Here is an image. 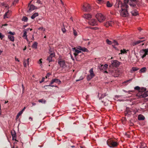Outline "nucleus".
Wrapping results in <instances>:
<instances>
[{
	"mask_svg": "<svg viewBox=\"0 0 148 148\" xmlns=\"http://www.w3.org/2000/svg\"><path fill=\"white\" fill-rule=\"evenodd\" d=\"M145 117L142 115H139L138 116V119L139 120H143L145 119Z\"/></svg>",
	"mask_w": 148,
	"mask_h": 148,
	"instance_id": "nucleus-22",
	"label": "nucleus"
},
{
	"mask_svg": "<svg viewBox=\"0 0 148 148\" xmlns=\"http://www.w3.org/2000/svg\"><path fill=\"white\" fill-rule=\"evenodd\" d=\"M129 4L133 8H134L136 6V4L134 3H130Z\"/></svg>",
	"mask_w": 148,
	"mask_h": 148,
	"instance_id": "nucleus-37",
	"label": "nucleus"
},
{
	"mask_svg": "<svg viewBox=\"0 0 148 148\" xmlns=\"http://www.w3.org/2000/svg\"><path fill=\"white\" fill-rule=\"evenodd\" d=\"M4 37V36L2 35V34L0 33V38H1V39H2Z\"/></svg>",
	"mask_w": 148,
	"mask_h": 148,
	"instance_id": "nucleus-43",
	"label": "nucleus"
},
{
	"mask_svg": "<svg viewBox=\"0 0 148 148\" xmlns=\"http://www.w3.org/2000/svg\"><path fill=\"white\" fill-rule=\"evenodd\" d=\"M107 143L108 146L110 147H115L117 146L118 144L116 142L110 139L107 141Z\"/></svg>",
	"mask_w": 148,
	"mask_h": 148,
	"instance_id": "nucleus-4",
	"label": "nucleus"
},
{
	"mask_svg": "<svg viewBox=\"0 0 148 148\" xmlns=\"http://www.w3.org/2000/svg\"><path fill=\"white\" fill-rule=\"evenodd\" d=\"M130 126H132L134 125V124L133 123L130 121Z\"/></svg>",
	"mask_w": 148,
	"mask_h": 148,
	"instance_id": "nucleus-55",
	"label": "nucleus"
},
{
	"mask_svg": "<svg viewBox=\"0 0 148 148\" xmlns=\"http://www.w3.org/2000/svg\"><path fill=\"white\" fill-rule=\"evenodd\" d=\"M134 89L138 90L139 92L138 93H140L142 91H145L146 90V89L144 88H143L140 89V87L138 86H136L134 88Z\"/></svg>",
	"mask_w": 148,
	"mask_h": 148,
	"instance_id": "nucleus-13",
	"label": "nucleus"
},
{
	"mask_svg": "<svg viewBox=\"0 0 148 148\" xmlns=\"http://www.w3.org/2000/svg\"><path fill=\"white\" fill-rule=\"evenodd\" d=\"M38 13H35L33 14L31 16V18L32 19H34L36 17L38 16Z\"/></svg>",
	"mask_w": 148,
	"mask_h": 148,
	"instance_id": "nucleus-23",
	"label": "nucleus"
},
{
	"mask_svg": "<svg viewBox=\"0 0 148 148\" xmlns=\"http://www.w3.org/2000/svg\"><path fill=\"white\" fill-rule=\"evenodd\" d=\"M58 63L60 64V66L62 67H64L65 64L64 61L63 60L59 61L58 62Z\"/></svg>",
	"mask_w": 148,
	"mask_h": 148,
	"instance_id": "nucleus-16",
	"label": "nucleus"
},
{
	"mask_svg": "<svg viewBox=\"0 0 148 148\" xmlns=\"http://www.w3.org/2000/svg\"><path fill=\"white\" fill-rule=\"evenodd\" d=\"M125 6H126V5L123 4L120 0H116V3L115 5L116 8H119L120 7L121 8H122L125 7Z\"/></svg>",
	"mask_w": 148,
	"mask_h": 148,
	"instance_id": "nucleus-6",
	"label": "nucleus"
},
{
	"mask_svg": "<svg viewBox=\"0 0 148 148\" xmlns=\"http://www.w3.org/2000/svg\"><path fill=\"white\" fill-rule=\"evenodd\" d=\"M11 135L12 136V140H16V133L14 130L12 131L11 132Z\"/></svg>",
	"mask_w": 148,
	"mask_h": 148,
	"instance_id": "nucleus-14",
	"label": "nucleus"
},
{
	"mask_svg": "<svg viewBox=\"0 0 148 148\" xmlns=\"http://www.w3.org/2000/svg\"><path fill=\"white\" fill-rule=\"evenodd\" d=\"M23 111H23L22 110L21 111H20V112L22 114Z\"/></svg>",
	"mask_w": 148,
	"mask_h": 148,
	"instance_id": "nucleus-64",
	"label": "nucleus"
},
{
	"mask_svg": "<svg viewBox=\"0 0 148 148\" xmlns=\"http://www.w3.org/2000/svg\"><path fill=\"white\" fill-rule=\"evenodd\" d=\"M38 101L40 103H43L44 104H45L46 103V101L45 99H39L38 100Z\"/></svg>",
	"mask_w": 148,
	"mask_h": 148,
	"instance_id": "nucleus-24",
	"label": "nucleus"
},
{
	"mask_svg": "<svg viewBox=\"0 0 148 148\" xmlns=\"http://www.w3.org/2000/svg\"><path fill=\"white\" fill-rule=\"evenodd\" d=\"M32 104L33 106H34L36 104L35 103H32Z\"/></svg>",
	"mask_w": 148,
	"mask_h": 148,
	"instance_id": "nucleus-63",
	"label": "nucleus"
},
{
	"mask_svg": "<svg viewBox=\"0 0 148 148\" xmlns=\"http://www.w3.org/2000/svg\"><path fill=\"white\" fill-rule=\"evenodd\" d=\"M36 3L40 4H42V3L40 1V0H37L36 2Z\"/></svg>",
	"mask_w": 148,
	"mask_h": 148,
	"instance_id": "nucleus-50",
	"label": "nucleus"
},
{
	"mask_svg": "<svg viewBox=\"0 0 148 148\" xmlns=\"http://www.w3.org/2000/svg\"><path fill=\"white\" fill-rule=\"evenodd\" d=\"M38 43L36 42H34V43L33 44L32 47L33 48L36 49L37 47Z\"/></svg>",
	"mask_w": 148,
	"mask_h": 148,
	"instance_id": "nucleus-25",
	"label": "nucleus"
},
{
	"mask_svg": "<svg viewBox=\"0 0 148 148\" xmlns=\"http://www.w3.org/2000/svg\"><path fill=\"white\" fill-rule=\"evenodd\" d=\"M42 59H40V60H39V64H41L42 63V62L41 61Z\"/></svg>",
	"mask_w": 148,
	"mask_h": 148,
	"instance_id": "nucleus-57",
	"label": "nucleus"
},
{
	"mask_svg": "<svg viewBox=\"0 0 148 148\" xmlns=\"http://www.w3.org/2000/svg\"><path fill=\"white\" fill-rule=\"evenodd\" d=\"M27 63L26 62L25 60H24L23 61V65L24 66L26 67L27 66Z\"/></svg>",
	"mask_w": 148,
	"mask_h": 148,
	"instance_id": "nucleus-40",
	"label": "nucleus"
},
{
	"mask_svg": "<svg viewBox=\"0 0 148 148\" xmlns=\"http://www.w3.org/2000/svg\"><path fill=\"white\" fill-rule=\"evenodd\" d=\"M58 83V84H60L61 83V81L59 79H52L49 85L46 86H52V87H54L55 86L54 85H51L52 84L54 83Z\"/></svg>",
	"mask_w": 148,
	"mask_h": 148,
	"instance_id": "nucleus-7",
	"label": "nucleus"
},
{
	"mask_svg": "<svg viewBox=\"0 0 148 148\" xmlns=\"http://www.w3.org/2000/svg\"><path fill=\"white\" fill-rule=\"evenodd\" d=\"M89 73H90V75H92L93 76H95V75L94 74L93 72V69H91L89 71Z\"/></svg>",
	"mask_w": 148,
	"mask_h": 148,
	"instance_id": "nucleus-32",
	"label": "nucleus"
},
{
	"mask_svg": "<svg viewBox=\"0 0 148 148\" xmlns=\"http://www.w3.org/2000/svg\"><path fill=\"white\" fill-rule=\"evenodd\" d=\"M29 119H31V121H32V118L31 117H29Z\"/></svg>",
	"mask_w": 148,
	"mask_h": 148,
	"instance_id": "nucleus-62",
	"label": "nucleus"
},
{
	"mask_svg": "<svg viewBox=\"0 0 148 148\" xmlns=\"http://www.w3.org/2000/svg\"><path fill=\"white\" fill-rule=\"evenodd\" d=\"M82 47H81V46H78L77 48L78 49H79V50H81V49H82Z\"/></svg>",
	"mask_w": 148,
	"mask_h": 148,
	"instance_id": "nucleus-53",
	"label": "nucleus"
},
{
	"mask_svg": "<svg viewBox=\"0 0 148 148\" xmlns=\"http://www.w3.org/2000/svg\"><path fill=\"white\" fill-rule=\"evenodd\" d=\"M8 37L10 40L12 41H14V36L11 35H8Z\"/></svg>",
	"mask_w": 148,
	"mask_h": 148,
	"instance_id": "nucleus-21",
	"label": "nucleus"
},
{
	"mask_svg": "<svg viewBox=\"0 0 148 148\" xmlns=\"http://www.w3.org/2000/svg\"><path fill=\"white\" fill-rule=\"evenodd\" d=\"M106 42L109 45H111L112 44V42L107 39L106 41Z\"/></svg>",
	"mask_w": 148,
	"mask_h": 148,
	"instance_id": "nucleus-38",
	"label": "nucleus"
},
{
	"mask_svg": "<svg viewBox=\"0 0 148 148\" xmlns=\"http://www.w3.org/2000/svg\"><path fill=\"white\" fill-rule=\"evenodd\" d=\"M70 55H71V59L73 60H74V58H73V56H72L71 55V54H70Z\"/></svg>",
	"mask_w": 148,
	"mask_h": 148,
	"instance_id": "nucleus-58",
	"label": "nucleus"
},
{
	"mask_svg": "<svg viewBox=\"0 0 148 148\" xmlns=\"http://www.w3.org/2000/svg\"><path fill=\"white\" fill-rule=\"evenodd\" d=\"M80 52H81L80 50L76 49L75 48V57H76L77 56V55L76 54V53H79Z\"/></svg>",
	"mask_w": 148,
	"mask_h": 148,
	"instance_id": "nucleus-27",
	"label": "nucleus"
},
{
	"mask_svg": "<svg viewBox=\"0 0 148 148\" xmlns=\"http://www.w3.org/2000/svg\"><path fill=\"white\" fill-rule=\"evenodd\" d=\"M131 2H135L136 1V0H130Z\"/></svg>",
	"mask_w": 148,
	"mask_h": 148,
	"instance_id": "nucleus-60",
	"label": "nucleus"
},
{
	"mask_svg": "<svg viewBox=\"0 0 148 148\" xmlns=\"http://www.w3.org/2000/svg\"><path fill=\"white\" fill-rule=\"evenodd\" d=\"M18 1V0H14V2L17 3Z\"/></svg>",
	"mask_w": 148,
	"mask_h": 148,
	"instance_id": "nucleus-61",
	"label": "nucleus"
},
{
	"mask_svg": "<svg viewBox=\"0 0 148 148\" xmlns=\"http://www.w3.org/2000/svg\"><path fill=\"white\" fill-rule=\"evenodd\" d=\"M106 95V93H105L104 95H102L101 96V97L99 99H102V98H103Z\"/></svg>",
	"mask_w": 148,
	"mask_h": 148,
	"instance_id": "nucleus-47",
	"label": "nucleus"
},
{
	"mask_svg": "<svg viewBox=\"0 0 148 148\" xmlns=\"http://www.w3.org/2000/svg\"><path fill=\"white\" fill-rule=\"evenodd\" d=\"M107 6L108 7H110L112 6V4L110 3L108 1L107 3Z\"/></svg>",
	"mask_w": 148,
	"mask_h": 148,
	"instance_id": "nucleus-36",
	"label": "nucleus"
},
{
	"mask_svg": "<svg viewBox=\"0 0 148 148\" xmlns=\"http://www.w3.org/2000/svg\"><path fill=\"white\" fill-rule=\"evenodd\" d=\"M62 30L63 33H65L66 31V30L64 28H62Z\"/></svg>",
	"mask_w": 148,
	"mask_h": 148,
	"instance_id": "nucleus-46",
	"label": "nucleus"
},
{
	"mask_svg": "<svg viewBox=\"0 0 148 148\" xmlns=\"http://www.w3.org/2000/svg\"><path fill=\"white\" fill-rule=\"evenodd\" d=\"M37 9V7L33 5L32 4L30 5L29 10L27 11V12H30L32 10H33L35 9Z\"/></svg>",
	"mask_w": 148,
	"mask_h": 148,
	"instance_id": "nucleus-12",
	"label": "nucleus"
},
{
	"mask_svg": "<svg viewBox=\"0 0 148 148\" xmlns=\"http://www.w3.org/2000/svg\"><path fill=\"white\" fill-rule=\"evenodd\" d=\"M131 13L133 16H136L138 14V12L136 10H134L131 12Z\"/></svg>",
	"mask_w": 148,
	"mask_h": 148,
	"instance_id": "nucleus-20",
	"label": "nucleus"
},
{
	"mask_svg": "<svg viewBox=\"0 0 148 148\" xmlns=\"http://www.w3.org/2000/svg\"><path fill=\"white\" fill-rule=\"evenodd\" d=\"M140 148H147L146 145L145 143H142L140 147Z\"/></svg>",
	"mask_w": 148,
	"mask_h": 148,
	"instance_id": "nucleus-30",
	"label": "nucleus"
},
{
	"mask_svg": "<svg viewBox=\"0 0 148 148\" xmlns=\"http://www.w3.org/2000/svg\"><path fill=\"white\" fill-rule=\"evenodd\" d=\"M27 32H26V31L24 30L23 31V36L24 37H25V38L27 40Z\"/></svg>",
	"mask_w": 148,
	"mask_h": 148,
	"instance_id": "nucleus-26",
	"label": "nucleus"
},
{
	"mask_svg": "<svg viewBox=\"0 0 148 148\" xmlns=\"http://www.w3.org/2000/svg\"><path fill=\"white\" fill-rule=\"evenodd\" d=\"M75 36H77L78 35V33L75 30V33H74Z\"/></svg>",
	"mask_w": 148,
	"mask_h": 148,
	"instance_id": "nucleus-54",
	"label": "nucleus"
},
{
	"mask_svg": "<svg viewBox=\"0 0 148 148\" xmlns=\"http://www.w3.org/2000/svg\"><path fill=\"white\" fill-rule=\"evenodd\" d=\"M140 53L141 58L143 59L148 54V48L140 50Z\"/></svg>",
	"mask_w": 148,
	"mask_h": 148,
	"instance_id": "nucleus-5",
	"label": "nucleus"
},
{
	"mask_svg": "<svg viewBox=\"0 0 148 148\" xmlns=\"http://www.w3.org/2000/svg\"><path fill=\"white\" fill-rule=\"evenodd\" d=\"M50 75V74L49 73H48L46 75V78H47L48 77H49Z\"/></svg>",
	"mask_w": 148,
	"mask_h": 148,
	"instance_id": "nucleus-51",
	"label": "nucleus"
},
{
	"mask_svg": "<svg viewBox=\"0 0 148 148\" xmlns=\"http://www.w3.org/2000/svg\"><path fill=\"white\" fill-rule=\"evenodd\" d=\"M8 33L10 34V35H14L15 34V33L14 32H12L11 31L9 32Z\"/></svg>",
	"mask_w": 148,
	"mask_h": 148,
	"instance_id": "nucleus-48",
	"label": "nucleus"
},
{
	"mask_svg": "<svg viewBox=\"0 0 148 148\" xmlns=\"http://www.w3.org/2000/svg\"><path fill=\"white\" fill-rule=\"evenodd\" d=\"M146 70V67H143L140 70V73H144L145 72Z\"/></svg>",
	"mask_w": 148,
	"mask_h": 148,
	"instance_id": "nucleus-28",
	"label": "nucleus"
},
{
	"mask_svg": "<svg viewBox=\"0 0 148 148\" xmlns=\"http://www.w3.org/2000/svg\"><path fill=\"white\" fill-rule=\"evenodd\" d=\"M22 114L20 113V112L18 113L17 114V115L16 116V118L17 119L19 117V116L21 115Z\"/></svg>",
	"mask_w": 148,
	"mask_h": 148,
	"instance_id": "nucleus-45",
	"label": "nucleus"
},
{
	"mask_svg": "<svg viewBox=\"0 0 148 148\" xmlns=\"http://www.w3.org/2000/svg\"><path fill=\"white\" fill-rule=\"evenodd\" d=\"M81 51L84 52H88V50L86 48L84 47H82Z\"/></svg>",
	"mask_w": 148,
	"mask_h": 148,
	"instance_id": "nucleus-33",
	"label": "nucleus"
},
{
	"mask_svg": "<svg viewBox=\"0 0 148 148\" xmlns=\"http://www.w3.org/2000/svg\"><path fill=\"white\" fill-rule=\"evenodd\" d=\"M88 23L90 25L95 26L97 25V21L95 19L93 18L89 20Z\"/></svg>",
	"mask_w": 148,
	"mask_h": 148,
	"instance_id": "nucleus-9",
	"label": "nucleus"
},
{
	"mask_svg": "<svg viewBox=\"0 0 148 148\" xmlns=\"http://www.w3.org/2000/svg\"><path fill=\"white\" fill-rule=\"evenodd\" d=\"M22 20L24 22H27L28 20V18L26 16H23L22 19Z\"/></svg>",
	"mask_w": 148,
	"mask_h": 148,
	"instance_id": "nucleus-31",
	"label": "nucleus"
},
{
	"mask_svg": "<svg viewBox=\"0 0 148 148\" xmlns=\"http://www.w3.org/2000/svg\"><path fill=\"white\" fill-rule=\"evenodd\" d=\"M82 10L84 11L89 12L91 10V7L90 5L88 3H85L82 5Z\"/></svg>",
	"mask_w": 148,
	"mask_h": 148,
	"instance_id": "nucleus-2",
	"label": "nucleus"
},
{
	"mask_svg": "<svg viewBox=\"0 0 148 148\" xmlns=\"http://www.w3.org/2000/svg\"><path fill=\"white\" fill-rule=\"evenodd\" d=\"M126 7L122 8L119 11L120 16L123 17H127L129 16V14L128 11V7L127 6Z\"/></svg>",
	"mask_w": 148,
	"mask_h": 148,
	"instance_id": "nucleus-1",
	"label": "nucleus"
},
{
	"mask_svg": "<svg viewBox=\"0 0 148 148\" xmlns=\"http://www.w3.org/2000/svg\"><path fill=\"white\" fill-rule=\"evenodd\" d=\"M112 65L113 67L118 66L120 64V62L117 60H114L112 61Z\"/></svg>",
	"mask_w": 148,
	"mask_h": 148,
	"instance_id": "nucleus-10",
	"label": "nucleus"
},
{
	"mask_svg": "<svg viewBox=\"0 0 148 148\" xmlns=\"http://www.w3.org/2000/svg\"><path fill=\"white\" fill-rule=\"evenodd\" d=\"M145 40H142V41L139 40H138L137 41L134 42H132V45L133 46L136 45H137L138 44L140 43L141 42H143V41H144Z\"/></svg>",
	"mask_w": 148,
	"mask_h": 148,
	"instance_id": "nucleus-17",
	"label": "nucleus"
},
{
	"mask_svg": "<svg viewBox=\"0 0 148 148\" xmlns=\"http://www.w3.org/2000/svg\"><path fill=\"white\" fill-rule=\"evenodd\" d=\"M132 79H130L129 80H127L125 81L124 83H126L127 82H130L131 81H132Z\"/></svg>",
	"mask_w": 148,
	"mask_h": 148,
	"instance_id": "nucleus-42",
	"label": "nucleus"
},
{
	"mask_svg": "<svg viewBox=\"0 0 148 148\" xmlns=\"http://www.w3.org/2000/svg\"><path fill=\"white\" fill-rule=\"evenodd\" d=\"M83 79V77H80V79H78V80H76V82H77L79 81L80 80H82V79Z\"/></svg>",
	"mask_w": 148,
	"mask_h": 148,
	"instance_id": "nucleus-52",
	"label": "nucleus"
},
{
	"mask_svg": "<svg viewBox=\"0 0 148 148\" xmlns=\"http://www.w3.org/2000/svg\"><path fill=\"white\" fill-rule=\"evenodd\" d=\"M143 91H142L140 93H138L137 96H139L140 98H145L148 96V91H146L144 92Z\"/></svg>",
	"mask_w": 148,
	"mask_h": 148,
	"instance_id": "nucleus-8",
	"label": "nucleus"
},
{
	"mask_svg": "<svg viewBox=\"0 0 148 148\" xmlns=\"http://www.w3.org/2000/svg\"><path fill=\"white\" fill-rule=\"evenodd\" d=\"M139 69L136 67H132V69L131 70V71H135L138 70Z\"/></svg>",
	"mask_w": 148,
	"mask_h": 148,
	"instance_id": "nucleus-34",
	"label": "nucleus"
},
{
	"mask_svg": "<svg viewBox=\"0 0 148 148\" xmlns=\"http://www.w3.org/2000/svg\"><path fill=\"white\" fill-rule=\"evenodd\" d=\"M98 1L100 2H103L104 1V0H98Z\"/></svg>",
	"mask_w": 148,
	"mask_h": 148,
	"instance_id": "nucleus-59",
	"label": "nucleus"
},
{
	"mask_svg": "<svg viewBox=\"0 0 148 148\" xmlns=\"http://www.w3.org/2000/svg\"><path fill=\"white\" fill-rule=\"evenodd\" d=\"M55 54L54 53L52 52L51 53L50 55L48 56L47 59V60L49 62L52 61V58L54 57Z\"/></svg>",
	"mask_w": 148,
	"mask_h": 148,
	"instance_id": "nucleus-11",
	"label": "nucleus"
},
{
	"mask_svg": "<svg viewBox=\"0 0 148 148\" xmlns=\"http://www.w3.org/2000/svg\"><path fill=\"white\" fill-rule=\"evenodd\" d=\"M108 65L107 64H105L103 66V68L104 69H106L108 68Z\"/></svg>",
	"mask_w": 148,
	"mask_h": 148,
	"instance_id": "nucleus-41",
	"label": "nucleus"
},
{
	"mask_svg": "<svg viewBox=\"0 0 148 148\" xmlns=\"http://www.w3.org/2000/svg\"><path fill=\"white\" fill-rule=\"evenodd\" d=\"M45 77H43L42 79L41 80V81H40V83H42V82H43L44 81V80H45Z\"/></svg>",
	"mask_w": 148,
	"mask_h": 148,
	"instance_id": "nucleus-49",
	"label": "nucleus"
},
{
	"mask_svg": "<svg viewBox=\"0 0 148 148\" xmlns=\"http://www.w3.org/2000/svg\"><path fill=\"white\" fill-rule=\"evenodd\" d=\"M121 54L124 53H126V51L125 49H123V50H121Z\"/></svg>",
	"mask_w": 148,
	"mask_h": 148,
	"instance_id": "nucleus-39",
	"label": "nucleus"
},
{
	"mask_svg": "<svg viewBox=\"0 0 148 148\" xmlns=\"http://www.w3.org/2000/svg\"><path fill=\"white\" fill-rule=\"evenodd\" d=\"M96 17L99 22H102L105 19V16L101 13H98L96 15Z\"/></svg>",
	"mask_w": 148,
	"mask_h": 148,
	"instance_id": "nucleus-3",
	"label": "nucleus"
},
{
	"mask_svg": "<svg viewBox=\"0 0 148 148\" xmlns=\"http://www.w3.org/2000/svg\"><path fill=\"white\" fill-rule=\"evenodd\" d=\"M94 76L91 75H88L87 76V79L88 81H89Z\"/></svg>",
	"mask_w": 148,
	"mask_h": 148,
	"instance_id": "nucleus-29",
	"label": "nucleus"
},
{
	"mask_svg": "<svg viewBox=\"0 0 148 148\" xmlns=\"http://www.w3.org/2000/svg\"><path fill=\"white\" fill-rule=\"evenodd\" d=\"M29 58H28L26 60H25L26 62L27 63V64H29Z\"/></svg>",
	"mask_w": 148,
	"mask_h": 148,
	"instance_id": "nucleus-56",
	"label": "nucleus"
},
{
	"mask_svg": "<svg viewBox=\"0 0 148 148\" xmlns=\"http://www.w3.org/2000/svg\"><path fill=\"white\" fill-rule=\"evenodd\" d=\"M83 17L86 19H89L91 17V15L89 14H85L83 15Z\"/></svg>",
	"mask_w": 148,
	"mask_h": 148,
	"instance_id": "nucleus-19",
	"label": "nucleus"
},
{
	"mask_svg": "<svg viewBox=\"0 0 148 148\" xmlns=\"http://www.w3.org/2000/svg\"><path fill=\"white\" fill-rule=\"evenodd\" d=\"M113 42L114 43L115 45H118V43L117 41L115 40H113Z\"/></svg>",
	"mask_w": 148,
	"mask_h": 148,
	"instance_id": "nucleus-44",
	"label": "nucleus"
},
{
	"mask_svg": "<svg viewBox=\"0 0 148 148\" xmlns=\"http://www.w3.org/2000/svg\"><path fill=\"white\" fill-rule=\"evenodd\" d=\"M11 13L10 11H8L7 12L5 13L4 16V18H8L10 16V14Z\"/></svg>",
	"mask_w": 148,
	"mask_h": 148,
	"instance_id": "nucleus-18",
	"label": "nucleus"
},
{
	"mask_svg": "<svg viewBox=\"0 0 148 148\" xmlns=\"http://www.w3.org/2000/svg\"><path fill=\"white\" fill-rule=\"evenodd\" d=\"M129 0H124V3H123V4H125L127 6V7H128V6L127 5V4L128 3Z\"/></svg>",
	"mask_w": 148,
	"mask_h": 148,
	"instance_id": "nucleus-35",
	"label": "nucleus"
},
{
	"mask_svg": "<svg viewBox=\"0 0 148 148\" xmlns=\"http://www.w3.org/2000/svg\"><path fill=\"white\" fill-rule=\"evenodd\" d=\"M113 22L112 21H109L106 22L105 24V25L106 27H108L109 26H112Z\"/></svg>",
	"mask_w": 148,
	"mask_h": 148,
	"instance_id": "nucleus-15",
	"label": "nucleus"
}]
</instances>
